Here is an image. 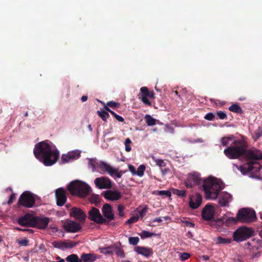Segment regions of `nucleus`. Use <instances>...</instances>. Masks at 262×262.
<instances>
[{
  "label": "nucleus",
  "instance_id": "obj_1",
  "mask_svg": "<svg viewBox=\"0 0 262 262\" xmlns=\"http://www.w3.org/2000/svg\"><path fill=\"white\" fill-rule=\"evenodd\" d=\"M33 152L35 157L47 166L54 164L59 157L58 150L57 149H53L46 141L37 143L34 147Z\"/></svg>",
  "mask_w": 262,
  "mask_h": 262
},
{
  "label": "nucleus",
  "instance_id": "obj_2",
  "mask_svg": "<svg viewBox=\"0 0 262 262\" xmlns=\"http://www.w3.org/2000/svg\"><path fill=\"white\" fill-rule=\"evenodd\" d=\"M247 147L246 144V151L243 155V157L246 161V164L240 166L238 168L243 174L249 172H256L261 168L258 161L262 159V152L260 150L256 148L248 149Z\"/></svg>",
  "mask_w": 262,
  "mask_h": 262
},
{
  "label": "nucleus",
  "instance_id": "obj_3",
  "mask_svg": "<svg viewBox=\"0 0 262 262\" xmlns=\"http://www.w3.org/2000/svg\"><path fill=\"white\" fill-rule=\"evenodd\" d=\"M246 142L241 140H234L224 150V155L229 159H237L241 157L246 151Z\"/></svg>",
  "mask_w": 262,
  "mask_h": 262
},
{
  "label": "nucleus",
  "instance_id": "obj_4",
  "mask_svg": "<svg viewBox=\"0 0 262 262\" xmlns=\"http://www.w3.org/2000/svg\"><path fill=\"white\" fill-rule=\"evenodd\" d=\"M203 187L207 199H216L222 190L220 183L216 179L208 178L204 180Z\"/></svg>",
  "mask_w": 262,
  "mask_h": 262
},
{
  "label": "nucleus",
  "instance_id": "obj_5",
  "mask_svg": "<svg viewBox=\"0 0 262 262\" xmlns=\"http://www.w3.org/2000/svg\"><path fill=\"white\" fill-rule=\"evenodd\" d=\"M68 188L72 195L81 198L86 197L91 190V187L87 184L78 180L71 182Z\"/></svg>",
  "mask_w": 262,
  "mask_h": 262
},
{
  "label": "nucleus",
  "instance_id": "obj_6",
  "mask_svg": "<svg viewBox=\"0 0 262 262\" xmlns=\"http://www.w3.org/2000/svg\"><path fill=\"white\" fill-rule=\"evenodd\" d=\"M254 230L251 228L242 227L236 229L233 234V240L241 242L253 235Z\"/></svg>",
  "mask_w": 262,
  "mask_h": 262
},
{
  "label": "nucleus",
  "instance_id": "obj_7",
  "mask_svg": "<svg viewBox=\"0 0 262 262\" xmlns=\"http://www.w3.org/2000/svg\"><path fill=\"white\" fill-rule=\"evenodd\" d=\"M89 165L92 167L93 172L98 171V169H99L103 173H107L110 176L114 168L106 162L99 161L96 159H90Z\"/></svg>",
  "mask_w": 262,
  "mask_h": 262
},
{
  "label": "nucleus",
  "instance_id": "obj_8",
  "mask_svg": "<svg viewBox=\"0 0 262 262\" xmlns=\"http://www.w3.org/2000/svg\"><path fill=\"white\" fill-rule=\"evenodd\" d=\"M236 219L238 221L242 223H251L256 219V214L253 210L242 208L239 210L236 214Z\"/></svg>",
  "mask_w": 262,
  "mask_h": 262
},
{
  "label": "nucleus",
  "instance_id": "obj_9",
  "mask_svg": "<svg viewBox=\"0 0 262 262\" xmlns=\"http://www.w3.org/2000/svg\"><path fill=\"white\" fill-rule=\"evenodd\" d=\"M35 204L33 194L29 191H25L19 196L18 204L26 208H31Z\"/></svg>",
  "mask_w": 262,
  "mask_h": 262
},
{
  "label": "nucleus",
  "instance_id": "obj_10",
  "mask_svg": "<svg viewBox=\"0 0 262 262\" xmlns=\"http://www.w3.org/2000/svg\"><path fill=\"white\" fill-rule=\"evenodd\" d=\"M88 219L99 224H104L107 222L101 214L99 210L95 207H92L89 211Z\"/></svg>",
  "mask_w": 262,
  "mask_h": 262
},
{
  "label": "nucleus",
  "instance_id": "obj_11",
  "mask_svg": "<svg viewBox=\"0 0 262 262\" xmlns=\"http://www.w3.org/2000/svg\"><path fill=\"white\" fill-rule=\"evenodd\" d=\"M62 228L66 232L76 233L81 230V225L74 221L68 220L64 222Z\"/></svg>",
  "mask_w": 262,
  "mask_h": 262
},
{
  "label": "nucleus",
  "instance_id": "obj_12",
  "mask_svg": "<svg viewBox=\"0 0 262 262\" xmlns=\"http://www.w3.org/2000/svg\"><path fill=\"white\" fill-rule=\"evenodd\" d=\"M94 183L96 186L100 189H110L112 187L111 180L105 177L96 178Z\"/></svg>",
  "mask_w": 262,
  "mask_h": 262
},
{
  "label": "nucleus",
  "instance_id": "obj_13",
  "mask_svg": "<svg viewBox=\"0 0 262 262\" xmlns=\"http://www.w3.org/2000/svg\"><path fill=\"white\" fill-rule=\"evenodd\" d=\"M35 216L27 213L18 219V223L23 227H34Z\"/></svg>",
  "mask_w": 262,
  "mask_h": 262
},
{
  "label": "nucleus",
  "instance_id": "obj_14",
  "mask_svg": "<svg viewBox=\"0 0 262 262\" xmlns=\"http://www.w3.org/2000/svg\"><path fill=\"white\" fill-rule=\"evenodd\" d=\"M201 178L199 173L196 172L190 173L185 182V186L187 188H191L199 184Z\"/></svg>",
  "mask_w": 262,
  "mask_h": 262
},
{
  "label": "nucleus",
  "instance_id": "obj_15",
  "mask_svg": "<svg viewBox=\"0 0 262 262\" xmlns=\"http://www.w3.org/2000/svg\"><path fill=\"white\" fill-rule=\"evenodd\" d=\"M215 214L214 208L209 204H207L202 211V217L205 221H212Z\"/></svg>",
  "mask_w": 262,
  "mask_h": 262
},
{
  "label": "nucleus",
  "instance_id": "obj_16",
  "mask_svg": "<svg viewBox=\"0 0 262 262\" xmlns=\"http://www.w3.org/2000/svg\"><path fill=\"white\" fill-rule=\"evenodd\" d=\"M102 212L104 219L107 221L106 223L104 224L107 225L111 221L114 220L115 216L113 212V208L110 204L107 203L104 204L102 208Z\"/></svg>",
  "mask_w": 262,
  "mask_h": 262
},
{
  "label": "nucleus",
  "instance_id": "obj_17",
  "mask_svg": "<svg viewBox=\"0 0 262 262\" xmlns=\"http://www.w3.org/2000/svg\"><path fill=\"white\" fill-rule=\"evenodd\" d=\"M70 215L81 223H84L86 217V214L80 208L73 207L70 211Z\"/></svg>",
  "mask_w": 262,
  "mask_h": 262
},
{
  "label": "nucleus",
  "instance_id": "obj_18",
  "mask_svg": "<svg viewBox=\"0 0 262 262\" xmlns=\"http://www.w3.org/2000/svg\"><path fill=\"white\" fill-rule=\"evenodd\" d=\"M55 197L56 204L58 206H63L67 200L66 191L62 188H59L56 189L55 191Z\"/></svg>",
  "mask_w": 262,
  "mask_h": 262
},
{
  "label": "nucleus",
  "instance_id": "obj_19",
  "mask_svg": "<svg viewBox=\"0 0 262 262\" xmlns=\"http://www.w3.org/2000/svg\"><path fill=\"white\" fill-rule=\"evenodd\" d=\"M34 227L39 229H46L49 223L50 219L46 216H35Z\"/></svg>",
  "mask_w": 262,
  "mask_h": 262
},
{
  "label": "nucleus",
  "instance_id": "obj_20",
  "mask_svg": "<svg viewBox=\"0 0 262 262\" xmlns=\"http://www.w3.org/2000/svg\"><path fill=\"white\" fill-rule=\"evenodd\" d=\"M149 95V90L147 87L143 86L140 89V93L138 95V98L143 102V103L148 106H151V103L148 99Z\"/></svg>",
  "mask_w": 262,
  "mask_h": 262
},
{
  "label": "nucleus",
  "instance_id": "obj_21",
  "mask_svg": "<svg viewBox=\"0 0 262 262\" xmlns=\"http://www.w3.org/2000/svg\"><path fill=\"white\" fill-rule=\"evenodd\" d=\"M202 202V196L200 194L196 193L194 195L190 197L189 205L191 208L195 209L201 205Z\"/></svg>",
  "mask_w": 262,
  "mask_h": 262
},
{
  "label": "nucleus",
  "instance_id": "obj_22",
  "mask_svg": "<svg viewBox=\"0 0 262 262\" xmlns=\"http://www.w3.org/2000/svg\"><path fill=\"white\" fill-rule=\"evenodd\" d=\"M80 156V154L77 151L69 152L67 154H63L61 160L62 163H68L69 162L77 159Z\"/></svg>",
  "mask_w": 262,
  "mask_h": 262
},
{
  "label": "nucleus",
  "instance_id": "obj_23",
  "mask_svg": "<svg viewBox=\"0 0 262 262\" xmlns=\"http://www.w3.org/2000/svg\"><path fill=\"white\" fill-rule=\"evenodd\" d=\"M121 194L118 190H107L104 193V197L108 200L117 201L121 198Z\"/></svg>",
  "mask_w": 262,
  "mask_h": 262
},
{
  "label": "nucleus",
  "instance_id": "obj_24",
  "mask_svg": "<svg viewBox=\"0 0 262 262\" xmlns=\"http://www.w3.org/2000/svg\"><path fill=\"white\" fill-rule=\"evenodd\" d=\"M135 251L139 254L142 255L146 257H148L151 256L152 253V249L151 248L137 246L135 248Z\"/></svg>",
  "mask_w": 262,
  "mask_h": 262
},
{
  "label": "nucleus",
  "instance_id": "obj_25",
  "mask_svg": "<svg viewBox=\"0 0 262 262\" xmlns=\"http://www.w3.org/2000/svg\"><path fill=\"white\" fill-rule=\"evenodd\" d=\"M237 219L234 217H223L216 220V223L220 226L225 224L227 226H229L231 224L236 223Z\"/></svg>",
  "mask_w": 262,
  "mask_h": 262
},
{
  "label": "nucleus",
  "instance_id": "obj_26",
  "mask_svg": "<svg viewBox=\"0 0 262 262\" xmlns=\"http://www.w3.org/2000/svg\"><path fill=\"white\" fill-rule=\"evenodd\" d=\"M231 194L227 192H223L220 197L219 203L221 206H226L231 201Z\"/></svg>",
  "mask_w": 262,
  "mask_h": 262
},
{
  "label": "nucleus",
  "instance_id": "obj_27",
  "mask_svg": "<svg viewBox=\"0 0 262 262\" xmlns=\"http://www.w3.org/2000/svg\"><path fill=\"white\" fill-rule=\"evenodd\" d=\"M80 259L82 262H94L97 259V256L93 253H83Z\"/></svg>",
  "mask_w": 262,
  "mask_h": 262
},
{
  "label": "nucleus",
  "instance_id": "obj_28",
  "mask_svg": "<svg viewBox=\"0 0 262 262\" xmlns=\"http://www.w3.org/2000/svg\"><path fill=\"white\" fill-rule=\"evenodd\" d=\"M229 110L232 112L242 114L243 113V111L241 106L237 104H233L229 107Z\"/></svg>",
  "mask_w": 262,
  "mask_h": 262
},
{
  "label": "nucleus",
  "instance_id": "obj_29",
  "mask_svg": "<svg viewBox=\"0 0 262 262\" xmlns=\"http://www.w3.org/2000/svg\"><path fill=\"white\" fill-rule=\"evenodd\" d=\"M66 259L68 262H82V260L79 258L78 256L75 254H72L68 256Z\"/></svg>",
  "mask_w": 262,
  "mask_h": 262
},
{
  "label": "nucleus",
  "instance_id": "obj_30",
  "mask_svg": "<svg viewBox=\"0 0 262 262\" xmlns=\"http://www.w3.org/2000/svg\"><path fill=\"white\" fill-rule=\"evenodd\" d=\"M234 136L233 135L224 137L221 138V142L223 146H227L229 144L230 141L234 139Z\"/></svg>",
  "mask_w": 262,
  "mask_h": 262
},
{
  "label": "nucleus",
  "instance_id": "obj_31",
  "mask_svg": "<svg viewBox=\"0 0 262 262\" xmlns=\"http://www.w3.org/2000/svg\"><path fill=\"white\" fill-rule=\"evenodd\" d=\"M144 118L148 126L156 125V120L153 118L150 115H146Z\"/></svg>",
  "mask_w": 262,
  "mask_h": 262
},
{
  "label": "nucleus",
  "instance_id": "obj_32",
  "mask_svg": "<svg viewBox=\"0 0 262 262\" xmlns=\"http://www.w3.org/2000/svg\"><path fill=\"white\" fill-rule=\"evenodd\" d=\"M141 238L142 239L148 238L154 235H156V234L150 232L148 231L143 230L139 234Z\"/></svg>",
  "mask_w": 262,
  "mask_h": 262
},
{
  "label": "nucleus",
  "instance_id": "obj_33",
  "mask_svg": "<svg viewBox=\"0 0 262 262\" xmlns=\"http://www.w3.org/2000/svg\"><path fill=\"white\" fill-rule=\"evenodd\" d=\"M145 168V166L144 164L140 165L136 170V175L140 177H143L144 174Z\"/></svg>",
  "mask_w": 262,
  "mask_h": 262
},
{
  "label": "nucleus",
  "instance_id": "obj_34",
  "mask_svg": "<svg viewBox=\"0 0 262 262\" xmlns=\"http://www.w3.org/2000/svg\"><path fill=\"white\" fill-rule=\"evenodd\" d=\"M53 246L56 248L60 249H65V242L54 241L52 243Z\"/></svg>",
  "mask_w": 262,
  "mask_h": 262
},
{
  "label": "nucleus",
  "instance_id": "obj_35",
  "mask_svg": "<svg viewBox=\"0 0 262 262\" xmlns=\"http://www.w3.org/2000/svg\"><path fill=\"white\" fill-rule=\"evenodd\" d=\"M97 114L104 121H106L107 119L109 117L108 113L105 111H97Z\"/></svg>",
  "mask_w": 262,
  "mask_h": 262
},
{
  "label": "nucleus",
  "instance_id": "obj_36",
  "mask_svg": "<svg viewBox=\"0 0 262 262\" xmlns=\"http://www.w3.org/2000/svg\"><path fill=\"white\" fill-rule=\"evenodd\" d=\"M232 239L229 238H223L221 236H219L217 238V244H229L231 242Z\"/></svg>",
  "mask_w": 262,
  "mask_h": 262
},
{
  "label": "nucleus",
  "instance_id": "obj_37",
  "mask_svg": "<svg viewBox=\"0 0 262 262\" xmlns=\"http://www.w3.org/2000/svg\"><path fill=\"white\" fill-rule=\"evenodd\" d=\"M124 172H125L122 170L119 171L118 169L114 168L113 170V172H112V174H111V176L113 177L114 176H115L117 178H121L122 174Z\"/></svg>",
  "mask_w": 262,
  "mask_h": 262
},
{
  "label": "nucleus",
  "instance_id": "obj_38",
  "mask_svg": "<svg viewBox=\"0 0 262 262\" xmlns=\"http://www.w3.org/2000/svg\"><path fill=\"white\" fill-rule=\"evenodd\" d=\"M262 136V128L258 127V129L254 132L253 137L254 140L256 141Z\"/></svg>",
  "mask_w": 262,
  "mask_h": 262
},
{
  "label": "nucleus",
  "instance_id": "obj_39",
  "mask_svg": "<svg viewBox=\"0 0 262 262\" xmlns=\"http://www.w3.org/2000/svg\"><path fill=\"white\" fill-rule=\"evenodd\" d=\"M154 160L155 162L156 165L159 166L160 167V168H162L165 167L166 165V163L164 162L163 160L154 158Z\"/></svg>",
  "mask_w": 262,
  "mask_h": 262
},
{
  "label": "nucleus",
  "instance_id": "obj_40",
  "mask_svg": "<svg viewBox=\"0 0 262 262\" xmlns=\"http://www.w3.org/2000/svg\"><path fill=\"white\" fill-rule=\"evenodd\" d=\"M139 242V238L138 237H130L128 238L129 244L133 246H136Z\"/></svg>",
  "mask_w": 262,
  "mask_h": 262
},
{
  "label": "nucleus",
  "instance_id": "obj_41",
  "mask_svg": "<svg viewBox=\"0 0 262 262\" xmlns=\"http://www.w3.org/2000/svg\"><path fill=\"white\" fill-rule=\"evenodd\" d=\"M173 193L182 198L186 195V191L184 190L175 189Z\"/></svg>",
  "mask_w": 262,
  "mask_h": 262
},
{
  "label": "nucleus",
  "instance_id": "obj_42",
  "mask_svg": "<svg viewBox=\"0 0 262 262\" xmlns=\"http://www.w3.org/2000/svg\"><path fill=\"white\" fill-rule=\"evenodd\" d=\"M118 215L120 217H123L124 215V210L125 209V206L122 204H119L118 206Z\"/></svg>",
  "mask_w": 262,
  "mask_h": 262
},
{
  "label": "nucleus",
  "instance_id": "obj_43",
  "mask_svg": "<svg viewBox=\"0 0 262 262\" xmlns=\"http://www.w3.org/2000/svg\"><path fill=\"white\" fill-rule=\"evenodd\" d=\"M139 219V216L137 215L136 216H133L130 217L127 221L126 222V224H133L138 221Z\"/></svg>",
  "mask_w": 262,
  "mask_h": 262
},
{
  "label": "nucleus",
  "instance_id": "obj_44",
  "mask_svg": "<svg viewBox=\"0 0 262 262\" xmlns=\"http://www.w3.org/2000/svg\"><path fill=\"white\" fill-rule=\"evenodd\" d=\"M158 195H165L167 197H170L171 195V192L168 190H159L157 193Z\"/></svg>",
  "mask_w": 262,
  "mask_h": 262
},
{
  "label": "nucleus",
  "instance_id": "obj_45",
  "mask_svg": "<svg viewBox=\"0 0 262 262\" xmlns=\"http://www.w3.org/2000/svg\"><path fill=\"white\" fill-rule=\"evenodd\" d=\"M106 105L113 108H117L120 106L119 103L114 102V101H108L107 102Z\"/></svg>",
  "mask_w": 262,
  "mask_h": 262
},
{
  "label": "nucleus",
  "instance_id": "obj_46",
  "mask_svg": "<svg viewBox=\"0 0 262 262\" xmlns=\"http://www.w3.org/2000/svg\"><path fill=\"white\" fill-rule=\"evenodd\" d=\"M116 254L118 256H120L121 258L125 257V254L124 251L120 248H116Z\"/></svg>",
  "mask_w": 262,
  "mask_h": 262
},
{
  "label": "nucleus",
  "instance_id": "obj_47",
  "mask_svg": "<svg viewBox=\"0 0 262 262\" xmlns=\"http://www.w3.org/2000/svg\"><path fill=\"white\" fill-rule=\"evenodd\" d=\"M77 245V243L74 242H65V249L72 248Z\"/></svg>",
  "mask_w": 262,
  "mask_h": 262
},
{
  "label": "nucleus",
  "instance_id": "obj_48",
  "mask_svg": "<svg viewBox=\"0 0 262 262\" xmlns=\"http://www.w3.org/2000/svg\"><path fill=\"white\" fill-rule=\"evenodd\" d=\"M215 115L212 113H207L204 117V118L209 121H212L214 119Z\"/></svg>",
  "mask_w": 262,
  "mask_h": 262
},
{
  "label": "nucleus",
  "instance_id": "obj_49",
  "mask_svg": "<svg viewBox=\"0 0 262 262\" xmlns=\"http://www.w3.org/2000/svg\"><path fill=\"white\" fill-rule=\"evenodd\" d=\"M216 114L220 119H226L227 118V115L224 112L219 111L217 112Z\"/></svg>",
  "mask_w": 262,
  "mask_h": 262
},
{
  "label": "nucleus",
  "instance_id": "obj_50",
  "mask_svg": "<svg viewBox=\"0 0 262 262\" xmlns=\"http://www.w3.org/2000/svg\"><path fill=\"white\" fill-rule=\"evenodd\" d=\"M190 257V255L188 253L184 252L181 253L180 258L182 261H185L188 259Z\"/></svg>",
  "mask_w": 262,
  "mask_h": 262
},
{
  "label": "nucleus",
  "instance_id": "obj_51",
  "mask_svg": "<svg viewBox=\"0 0 262 262\" xmlns=\"http://www.w3.org/2000/svg\"><path fill=\"white\" fill-rule=\"evenodd\" d=\"M111 114L119 122H123L124 121V118L117 115L116 113H115L114 112H112Z\"/></svg>",
  "mask_w": 262,
  "mask_h": 262
},
{
  "label": "nucleus",
  "instance_id": "obj_52",
  "mask_svg": "<svg viewBox=\"0 0 262 262\" xmlns=\"http://www.w3.org/2000/svg\"><path fill=\"white\" fill-rule=\"evenodd\" d=\"M28 243H29V240L27 238H24V239H23L21 240H19L18 241V244L20 246H28Z\"/></svg>",
  "mask_w": 262,
  "mask_h": 262
},
{
  "label": "nucleus",
  "instance_id": "obj_53",
  "mask_svg": "<svg viewBox=\"0 0 262 262\" xmlns=\"http://www.w3.org/2000/svg\"><path fill=\"white\" fill-rule=\"evenodd\" d=\"M111 248V247L110 246L108 247H106V248H103L102 249V251L101 252L103 253V254H112L113 253V252L111 250H110V249Z\"/></svg>",
  "mask_w": 262,
  "mask_h": 262
},
{
  "label": "nucleus",
  "instance_id": "obj_54",
  "mask_svg": "<svg viewBox=\"0 0 262 262\" xmlns=\"http://www.w3.org/2000/svg\"><path fill=\"white\" fill-rule=\"evenodd\" d=\"M148 208L147 206H145L144 208H143L140 212H139V215L141 218H143L146 214Z\"/></svg>",
  "mask_w": 262,
  "mask_h": 262
},
{
  "label": "nucleus",
  "instance_id": "obj_55",
  "mask_svg": "<svg viewBox=\"0 0 262 262\" xmlns=\"http://www.w3.org/2000/svg\"><path fill=\"white\" fill-rule=\"evenodd\" d=\"M128 169L133 175H136V169L135 166L129 164L128 166Z\"/></svg>",
  "mask_w": 262,
  "mask_h": 262
},
{
  "label": "nucleus",
  "instance_id": "obj_56",
  "mask_svg": "<svg viewBox=\"0 0 262 262\" xmlns=\"http://www.w3.org/2000/svg\"><path fill=\"white\" fill-rule=\"evenodd\" d=\"M161 171L163 176H165L166 174H167L168 173H169L170 172V169L168 168H161Z\"/></svg>",
  "mask_w": 262,
  "mask_h": 262
},
{
  "label": "nucleus",
  "instance_id": "obj_57",
  "mask_svg": "<svg viewBox=\"0 0 262 262\" xmlns=\"http://www.w3.org/2000/svg\"><path fill=\"white\" fill-rule=\"evenodd\" d=\"M184 223H185L186 226H187L188 227H190V228H193V227H194V226H195L194 223L190 222L189 221H185Z\"/></svg>",
  "mask_w": 262,
  "mask_h": 262
},
{
  "label": "nucleus",
  "instance_id": "obj_58",
  "mask_svg": "<svg viewBox=\"0 0 262 262\" xmlns=\"http://www.w3.org/2000/svg\"><path fill=\"white\" fill-rule=\"evenodd\" d=\"M15 199V195L14 193H12L9 198V200L8 202L9 204H11L13 203L14 200Z\"/></svg>",
  "mask_w": 262,
  "mask_h": 262
},
{
  "label": "nucleus",
  "instance_id": "obj_59",
  "mask_svg": "<svg viewBox=\"0 0 262 262\" xmlns=\"http://www.w3.org/2000/svg\"><path fill=\"white\" fill-rule=\"evenodd\" d=\"M155 93L153 91H149L148 98H154Z\"/></svg>",
  "mask_w": 262,
  "mask_h": 262
},
{
  "label": "nucleus",
  "instance_id": "obj_60",
  "mask_svg": "<svg viewBox=\"0 0 262 262\" xmlns=\"http://www.w3.org/2000/svg\"><path fill=\"white\" fill-rule=\"evenodd\" d=\"M162 221V220L161 219V217H157V218H155L153 220H152V222L154 223V222H158V223H160Z\"/></svg>",
  "mask_w": 262,
  "mask_h": 262
},
{
  "label": "nucleus",
  "instance_id": "obj_61",
  "mask_svg": "<svg viewBox=\"0 0 262 262\" xmlns=\"http://www.w3.org/2000/svg\"><path fill=\"white\" fill-rule=\"evenodd\" d=\"M125 150L127 151V152H129L131 149H132V148L130 146V145H125Z\"/></svg>",
  "mask_w": 262,
  "mask_h": 262
},
{
  "label": "nucleus",
  "instance_id": "obj_62",
  "mask_svg": "<svg viewBox=\"0 0 262 262\" xmlns=\"http://www.w3.org/2000/svg\"><path fill=\"white\" fill-rule=\"evenodd\" d=\"M132 143V141L129 138H126L125 141V145H130Z\"/></svg>",
  "mask_w": 262,
  "mask_h": 262
},
{
  "label": "nucleus",
  "instance_id": "obj_63",
  "mask_svg": "<svg viewBox=\"0 0 262 262\" xmlns=\"http://www.w3.org/2000/svg\"><path fill=\"white\" fill-rule=\"evenodd\" d=\"M104 109L105 110V111L107 112H109L111 114L112 112H113L109 108V106H108L107 105L104 106Z\"/></svg>",
  "mask_w": 262,
  "mask_h": 262
},
{
  "label": "nucleus",
  "instance_id": "obj_64",
  "mask_svg": "<svg viewBox=\"0 0 262 262\" xmlns=\"http://www.w3.org/2000/svg\"><path fill=\"white\" fill-rule=\"evenodd\" d=\"M81 100L82 102L86 101L88 100V97L86 96H82Z\"/></svg>",
  "mask_w": 262,
  "mask_h": 262
}]
</instances>
